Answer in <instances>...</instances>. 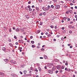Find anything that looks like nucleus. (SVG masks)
I'll list each match as a JSON object with an SVG mask.
<instances>
[{
    "mask_svg": "<svg viewBox=\"0 0 77 77\" xmlns=\"http://www.w3.org/2000/svg\"><path fill=\"white\" fill-rule=\"evenodd\" d=\"M39 15L40 16H42V13H40L39 14Z\"/></svg>",
    "mask_w": 77,
    "mask_h": 77,
    "instance_id": "obj_46",
    "label": "nucleus"
},
{
    "mask_svg": "<svg viewBox=\"0 0 77 77\" xmlns=\"http://www.w3.org/2000/svg\"><path fill=\"white\" fill-rule=\"evenodd\" d=\"M59 36H60L59 35H57V38H59Z\"/></svg>",
    "mask_w": 77,
    "mask_h": 77,
    "instance_id": "obj_49",
    "label": "nucleus"
},
{
    "mask_svg": "<svg viewBox=\"0 0 77 77\" xmlns=\"http://www.w3.org/2000/svg\"><path fill=\"white\" fill-rule=\"evenodd\" d=\"M43 23L42 22H40V23H39V24L40 25V26H42V24Z\"/></svg>",
    "mask_w": 77,
    "mask_h": 77,
    "instance_id": "obj_16",
    "label": "nucleus"
},
{
    "mask_svg": "<svg viewBox=\"0 0 77 77\" xmlns=\"http://www.w3.org/2000/svg\"><path fill=\"white\" fill-rule=\"evenodd\" d=\"M48 72L49 73V74H53V70H49L48 71Z\"/></svg>",
    "mask_w": 77,
    "mask_h": 77,
    "instance_id": "obj_3",
    "label": "nucleus"
},
{
    "mask_svg": "<svg viewBox=\"0 0 77 77\" xmlns=\"http://www.w3.org/2000/svg\"><path fill=\"white\" fill-rule=\"evenodd\" d=\"M30 3H31V2L29 1V2H28V4H30Z\"/></svg>",
    "mask_w": 77,
    "mask_h": 77,
    "instance_id": "obj_57",
    "label": "nucleus"
},
{
    "mask_svg": "<svg viewBox=\"0 0 77 77\" xmlns=\"http://www.w3.org/2000/svg\"><path fill=\"white\" fill-rule=\"evenodd\" d=\"M70 5L71 6H72V5H73V4H72V3H70Z\"/></svg>",
    "mask_w": 77,
    "mask_h": 77,
    "instance_id": "obj_60",
    "label": "nucleus"
},
{
    "mask_svg": "<svg viewBox=\"0 0 77 77\" xmlns=\"http://www.w3.org/2000/svg\"><path fill=\"white\" fill-rule=\"evenodd\" d=\"M13 63L14 64H16L17 63H16L15 61H14V62H13Z\"/></svg>",
    "mask_w": 77,
    "mask_h": 77,
    "instance_id": "obj_40",
    "label": "nucleus"
},
{
    "mask_svg": "<svg viewBox=\"0 0 77 77\" xmlns=\"http://www.w3.org/2000/svg\"><path fill=\"white\" fill-rule=\"evenodd\" d=\"M32 8H35V6H34V5L32 6Z\"/></svg>",
    "mask_w": 77,
    "mask_h": 77,
    "instance_id": "obj_61",
    "label": "nucleus"
},
{
    "mask_svg": "<svg viewBox=\"0 0 77 77\" xmlns=\"http://www.w3.org/2000/svg\"><path fill=\"white\" fill-rule=\"evenodd\" d=\"M38 1L40 3H41L42 2V0H38Z\"/></svg>",
    "mask_w": 77,
    "mask_h": 77,
    "instance_id": "obj_32",
    "label": "nucleus"
},
{
    "mask_svg": "<svg viewBox=\"0 0 77 77\" xmlns=\"http://www.w3.org/2000/svg\"><path fill=\"white\" fill-rule=\"evenodd\" d=\"M30 69L32 71H33V67H30Z\"/></svg>",
    "mask_w": 77,
    "mask_h": 77,
    "instance_id": "obj_23",
    "label": "nucleus"
},
{
    "mask_svg": "<svg viewBox=\"0 0 77 77\" xmlns=\"http://www.w3.org/2000/svg\"><path fill=\"white\" fill-rule=\"evenodd\" d=\"M47 57H47V56L46 55H45L44 56V59H47Z\"/></svg>",
    "mask_w": 77,
    "mask_h": 77,
    "instance_id": "obj_8",
    "label": "nucleus"
},
{
    "mask_svg": "<svg viewBox=\"0 0 77 77\" xmlns=\"http://www.w3.org/2000/svg\"><path fill=\"white\" fill-rule=\"evenodd\" d=\"M35 71H36V72H38V70L37 69V68H35L34 69Z\"/></svg>",
    "mask_w": 77,
    "mask_h": 77,
    "instance_id": "obj_13",
    "label": "nucleus"
},
{
    "mask_svg": "<svg viewBox=\"0 0 77 77\" xmlns=\"http://www.w3.org/2000/svg\"><path fill=\"white\" fill-rule=\"evenodd\" d=\"M24 74H26V73L27 72V71L26 70H25L24 71Z\"/></svg>",
    "mask_w": 77,
    "mask_h": 77,
    "instance_id": "obj_12",
    "label": "nucleus"
},
{
    "mask_svg": "<svg viewBox=\"0 0 77 77\" xmlns=\"http://www.w3.org/2000/svg\"><path fill=\"white\" fill-rule=\"evenodd\" d=\"M43 38H46V36H44L43 37Z\"/></svg>",
    "mask_w": 77,
    "mask_h": 77,
    "instance_id": "obj_47",
    "label": "nucleus"
},
{
    "mask_svg": "<svg viewBox=\"0 0 77 77\" xmlns=\"http://www.w3.org/2000/svg\"><path fill=\"white\" fill-rule=\"evenodd\" d=\"M51 36V34H49L48 35V37H50V36Z\"/></svg>",
    "mask_w": 77,
    "mask_h": 77,
    "instance_id": "obj_41",
    "label": "nucleus"
},
{
    "mask_svg": "<svg viewBox=\"0 0 77 77\" xmlns=\"http://www.w3.org/2000/svg\"><path fill=\"white\" fill-rule=\"evenodd\" d=\"M42 9L43 11H45V7H43Z\"/></svg>",
    "mask_w": 77,
    "mask_h": 77,
    "instance_id": "obj_34",
    "label": "nucleus"
},
{
    "mask_svg": "<svg viewBox=\"0 0 77 77\" xmlns=\"http://www.w3.org/2000/svg\"><path fill=\"white\" fill-rule=\"evenodd\" d=\"M65 60L63 61V63H65Z\"/></svg>",
    "mask_w": 77,
    "mask_h": 77,
    "instance_id": "obj_62",
    "label": "nucleus"
},
{
    "mask_svg": "<svg viewBox=\"0 0 77 77\" xmlns=\"http://www.w3.org/2000/svg\"><path fill=\"white\" fill-rule=\"evenodd\" d=\"M68 69H67V68L66 67L65 68V71H67V70Z\"/></svg>",
    "mask_w": 77,
    "mask_h": 77,
    "instance_id": "obj_58",
    "label": "nucleus"
},
{
    "mask_svg": "<svg viewBox=\"0 0 77 77\" xmlns=\"http://www.w3.org/2000/svg\"><path fill=\"white\" fill-rule=\"evenodd\" d=\"M55 8L56 9H59L60 8V5H55Z\"/></svg>",
    "mask_w": 77,
    "mask_h": 77,
    "instance_id": "obj_2",
    "label": "nucleus"
},
{
    "mask_svg": "<svg viewBox=\"0 0 77 77\" xmlns=\"http://www.w3.org/2000/svg\"><path fill=\"white\" fill-rule=\"evenodd\" d=\"M69 13L71 14V13H72V11L70 10L69 11Z\"/></svg>",
    "mask_w": 77,
    "mask_h": 77,
    "instance_id": "obj_18",
    "label": "nucleus"
},
{
    "mask_svg": "<svg viewBox=\"0 0 77 77\" xmlns=\"http://www.w3.org/2000/svg\"><path fill=\"white\" fill-rule=\"evenodd\" d=\"M19 73H20V74H21V75L23 74V72L21 71L19 72Z\"/></svg>",
    "mask_w": 77,
    "mask_h": 77,
    "instance_id": "obj_37",
    "label": "nucleus"
},
{
    "mask_svg": "<svg viewBox=\"0 0 77 77\" xmlns=\"http://www.w3.org/2000/svg\"><path fill=\"white\" fill-rule=\"evenodd\" d=\"M64 68H65V66H63L61 67V69H64Z\"/></svg>",
    "mask_w": 77,
    "mask_h": 77,
    "instance_id": "obj_38",
    "label": "nucleus"
},
{
    "mask_svg": "<svg viewBox=\"0 0 77 77\" xmlns=\"http://www.w3.org/2000/svg\"><path fill=\"white\" fill-rule=\"evenodd\" d=\"M45 9L46 11H48L49 10V9L47 7H46Z\"/></svg>",
    "mask_w": 77,
    "mask_h": 77,
    "instance_id": "obj_17",
    "label": "nucleus"
},
{
    "mask_svg": "<svg viewBox=\"0 0 77 77\" xmlns=\"http://www.w3.org/2000/svg\"><path fill=\"white\" fill-rule=\"evenodd\" d=\"M61 41H63V40H64V38H61Z\"/></svg>",
    "mask_w": 77,
    "mask_h": 77,
    "instance_id": "obj_36",
    "label": "nucleus"
},
{
    "mask_svg": "<svg viewBox=\"0 0 77 77\" xmlns=\"http://www.w3.org/2000/svg\"><path fill=\"white\" fill-rule=\"evenodd\" d=\"M30 39H32V38H33V36H31L30 37Z\"/></svg>",
    "mask_w": 77,
    "mask_h": 77,
    "instance_id": "obj_55",
    "label": "nucleus"
},
{
    "mask_svg": "<svg viewBox=\"0 0 77 77\" xmlns=\"http://www.w3.org/2000/svg\"><path fill=\"white\" fill-rule=\"evenodd\" d=\"M58 72H59V71H56V72H55V73L56 74H57V73Z\"/></svg>",
    "mask_w": 77,
    "mask_h": 77,
    "instance_id": "obj_52",
    "label": "nucleus"
},
{
    "mask_svg": "<svg viewBox=\"0 0 77 77\" xmlns=\"http://www.w3.org/2000/svg\"><path fill=\"white\" fill-rule=\"evenodd\" d=\"M18 42H19V43H22V44H23L24 42H23V41L19 40L18 41Z\"/></svg>",
    "mask_w": 77,
    "mask_h": 77,
    "instance_id": "obj_4",
    "label": "nucleus"
},
{
    "mask_svg": "<svg viewBox=\"0 0 77 77\" xmlns=\"http://www.w3.org/2000/svg\"><path fill=\"white\" fill-rule=\"evenodd\" d=\"M4 61L5 62H8V59H6L4 60Z\"/></svg>",
    "mask_w": 77,
    "mask_h": 77,
    "instance_id": "obj_7",
    "label": "nucleus"
},
{
    "mask_svg": "<svg viewBox=\"0 0 77 77\" xmlns=\"http://www.w3.org/2000/svg\"><path fill=\"white\" fill-rule=\"evenodd\" d=\"M14 38L15 39H17V36L15 35H14Z\"/></svg>",
    "mask_w": 77,
    "mask_h": 77,
    "instance_id": "obj_33",
    "label": "nucleus"
},
{
    "mask_svg": "<svg viewBox=\"0 0 77 77\" xmlns=\"http://www.w3.org/2000/svg\"><path fill=\"white\" fill-rule=\"evenodd\" d=\"M13 30H15V27H13Z\"/></svg>",
    "mask_w": 77,
    "mask_h": 77,
    "instance_id": "obj_50",
    "label": "nucleus"
},
{
    "mask_svg": "<svg viewBox=\"0 0 77 77\" xmlns=\"http://www.w3.org/2000/svg\"><path fill=\"white\" fill-rule=\"evenodd\" d=\"M11 31H12L11 30V29H9V32H11Z\"/></svg>",
    "mask_w": 77,
    "mask_h": 77,
    "instance_id": "obj_51",
    "label": "nucleus"
},
{
    "mask_svg": "<svg viewBox=\"0 0 77 77\" xmlns=\"http://www.w3.org/2000/svg\"><path fill=\"white\" fill-rule=\"evenodd\" d=\"M48 8L49 9H50L51 8V7H50V5H48Z\"/></svg>",
    "mask_w": 77,
    "mask_h": 77,
    "instance_id": "obj_22",
    "label": "nucleus"
},
{
    "mask_svg": "<svg viewBox=\"0 0 77 77\" xmlns=\"http://www.w3.org/2000/svg\"><path fill=\"white\" fill-rule=\"evenodd\" d=\"M41 51H44V50H45V49L43 48H42L41 49Z\"/></svg>",
    "mask_w": 77,
    "mask_h": 77,
    "instance_id": "obj_27",
    "label": "nucleus"
},
{
    "mask_svg": "<svg viewBox=\"0 0 77 77\" xmlns=\"http://www.w3.org/2000/svg\"><path fill=\"white\" fill-rule=\"evenodd\" d=\"M11 39H9V40H8V41H9V42H11Z\"/></svg>",
    "mask_w": 77,
    "mask_h": 77,
    "instance_id": "obj_54",
    "label": "nucleus"
},
{
    "mask_svg": "<svg viewBox=\"0 0 77 77\" xmlns=\"http://www.w3.org/2000/svg\"><path fill=\"white\" fill-rule=\"evenodd\" d=\"M29 11H32V9L30 8H29Z\"/></svg>",
    "mask_w": 77,
    "mask_h": 77,
    "instance_id": "obj_30",
    "label": "nucleus"
},
{
    "mask_svg": "<svg viewBox=\"0 0 77 77\" xmlns=\"http://www.w3.org/2000/svg\"><path fill=\"white\" fill-rule=\"evenodd\" d=\"M67 21H70V18H68L67 19Z\"/></svg>",
    "mask_w": 77,
    "mask_h": 77,
    "instance_id": "obj_63",
    "label": "nucleus"
},
{
    "mask_svg": "<svg viewBox=\"0 0 77 77\" xmlns=\"http://www.w3.org/2000/svg\"><path fill=\"white\" fill-rule=\"evenodd\" d=\"M52 66H53V63H48L47 65L48 66V67H49L50 68H51L52 67Z\"/></svg>",
    "mask_w": 77,
    "mask_h": 77,
    "instance_id": "obj_1",
    "label": "nucleus"
},
{
    "mask_svg": "<svg viewBox=\"0 0 77 77\" xmlns=\"http://www.w3.org/2000/svg\"><path fill=\"white\" fill-rule=\"evenodd\" d=\"M26 18H29V16H28V15H26Z\"/></svg>",
    "mask_w": 77,
    "mask_h": 77,
    "instance_id": "obj_25",
    "label": "nucleus"
},
{
    "mask_svg": "<svg viewBox=\"0 0 77 77\" xmlns=\"http://www.w3.org/2000/svg\"><path fill=\"white\" fill-rule=\"evenodd\" d=\"M2 50L4 51H6V48L5 47H3L2 48Z\"/></svg>",
    "mask_w": 77,
    "mask_h": 77,
    "instance_id": "obj_5",
    "label": "nucleus"
},
{
    "mask_svg": "<svg viewBox=\"0 0 77 77\" xmlns=\"http://www.w3.org/2000/svg\"><path fill=\"white\" fill-rule=\"evenodd\" d=\"M15 44H16V45H18V43L16 42L15 43Z\"/></svg>",
    "mask_w": 77,
    "mask_h": 77,
    "instance_id": "obj_59",
    "label": "nucleus"
},
{
    "mask_svg": "<svg viewBox=\"0 0 77 77\" xmlns=\"http://www.w3.org/2000/svg\"><path fill=\"white\" fill-rule=\"evenodd\" d=\"M10 62H11V63H13V62H14V61L13 60H11L10 61Z\"/></svg>",
    "mask_w": 77,
    "mask_h": 77,
    "instance_id": "obj_29",
    "label": "nucleus"
},
{
    "mask_svg": "<svg viewBox=\"0 0 77 77\" xmlns=\"http://www.w3.org/2000/svg\"><path fill=\"white\" fill-rule=\"evenodd\" d=\"M75 18H77V15H76L75 16Z\"/></svg>",
    "mask_w": 77,
    "mask_h": 77,
    "instance_id": "obj_64",
    "label": "nucleus"
},
{
    "mask_svg": "<svg viewBox=\"0 0 77 77\" xmlns=\"http://www.w3.org/2000/svg\"><path fill=\"white\" fill-rule=\"evenodd\" d=\"M28 8H29V9L30 8V5H28Z\"/></svg>",
    "mask_w": 77,
    "mask_h": 77,
    "instance_id": "obj_53",
    "label": "nucleus"
},
{
    "mask_svg": "<svg viewBox=\"0 0 77 77\" xmlns=\"http://www.w3.org/2000/svg\"><path fill=\"white\" fill-rule=\"evenodd\" d=\"M51 8H54V6H53V5H51Z\"/></svg>",
    "mask_w": 77,
    "mask_h": 77,
    "instance_id": "obj_35",
    "label": "nucleus"
},
{
    "mask_svg": "<svg viewBox=\"0 0 77 77\" xmlns=\"http://www.w3.org/2000/svg\"><path fill=\"white\" fill-rule=\"evenodd\" d=\"M43 15L44 16H45V15H46V12H43Z\"/></svg>",
    "mask_w": 77,
    "mask_h": 77,
    "instance_id": "obj_14",
    "label": "nucleus"
},
{
    "mask_svg": "<svg viewBox=\"0 0 77 77\" xmlns=\"http://www.w3.org/2000/svg\"><path fill=\"white\" fill-rule=\"evenodd\" d=\"M66 13L67 14H69V11H66Z\"/></svg>",
    "mask_w": 77,
    "mask_h": 77,
    "instance_id": "obj_45",
    "label": "nucleus"
},
{
    "mask_svg": "<svg viewBox=\"0 0 77 77\" xmlns=\"http://www.w3.org/2000/svg\"><path fill=\"white\" fill-rule=\"evenodd\" d=\"M53 1L55 2L56 3L57 2V0H53Z\"/></svg>",
    "mask_w": 77,
    "mask_h": 77,
    "instance_id": "obj_44",
    "label": "nucleus"
},
{
    "mask_svg": "<svg viewBox=\"0 0 77 77\" xmlns=\"http://www.w3.org/2000/svg\"><path fill=\"white\" fill-rule=\"evenodd\" d=\"M50 27H51V28H54V26H53L52 25H51V26Z\"/></svg>",
    "mask_w": 77,
    "mask_h": 77,
    "instance_id": "obj_39",
    "label": "nucleus"
},
{
    "mask_svg": "<svg viewBox=\"0 0 77 77\" xmlns=\"http://www.w3.org/2000/svg\"><path fill=\"white\" fill-rule=\"evenodd\" d=\"M73 3H75V0H73L72 1Z\"/></svg>",
    "mask_w": 77,
    "mask_h": 77,
    "instance_id": "obj_43",
    "label": "nucleus"
},
{
    "mask_svg": "<svg viewBox=\"0 0 77 77\" xmlns=\"http://www.w3.org/2000/svg\"><path fill=\"white\" fill-rule=\"evenodd\" d=\"M52 69L53 71H54V70H55V67H53V68H52Z\"/></svg>",
    "mask_w": 77,
    "mask_h": 77,
    "instance_id": "obj_24",
    "label": "nucleus"
},
{
    "mask_svg": "<svg viewBox=\"0 0 77 77\" xmlns=\"http://www.w3.org/2000/svg\"><path fill=\"white\" fill-rule=\"evenodd\" d=\"M73 23V22L72 21H71L70 22V24H72Z\"/></svg>",
    "mask_w": 77,
    "mask_h": 77,
    "instance_id": "obj_48",
    "label": "nucleus"
},
{
    "mask_svg": "<svg viewBox=\"0 0 77 77\" xmlns=\"http://www.w3.org/2000/svg\"><path fill=\"white\" fill-rule=\"evenodd\" d=\"M11 75L13 77H15V76L16 75L14 74V73H12V74H11Z\"/></svg>",
    "mask_w": 77,
    "mask_h": 77,
    "instance_id": "obj_6",
    "label": "nucleus"
},
{
    "mask_svg": "<svg viewBox=\"0 0 77 77\" xmlns=\"http://www.w3.org/2000/svg\"><path fill=\"white\" fill-rule=\"evenodd\" d=\"M31 42L32 44H33L35 43V42L34 41H31Z\"/></svg>",
    "mask_w": 77,
    "mask_h": 77,
    "instance_id": "obj_20",
    "label": "nucleus"
},
{
    "mask_svg": "<svg viewBox=\"0 0 77 77\" xmlns=\"http://www.w3.org/2000/svg\"><path fill=\"white\" fill-rule=\"evenodd\" d=\"M65 65H66V66L68 65V63H65Z\"/></svg>",
    "mask_w": 77,
    "mask_h": 77,
    "instance_id": "obj_56",
    "label": "nucleus"
},
{
    "mask_svg": "<svg viewBox=\"0 0 77 77\" xmlns=\"http://www.w3.org/2000/svg\"><path fill=\"white\" fill-rule=\"evenodd\" d=\"M40 32H41L40 30H38V31H37V32L38 33H40Z\"/></svg>",
    "mask_w": 77,
    "mask_h": 77,
    "instance_id": "obj_21",
    "label": "nucleus"
},
{
    "mask_svg": "<svg viewBox=\"0 0 77 77\" xmlns=\"http://www.w3.org/2000/svg\"><path fill=\"white\" fill-rule=\"evenodd\" d=\"M35 46L33 45H32V48H35Z\"/></svg>",
    "mask_w": 77,
    "mask_h": 77,
    "instance_id": "obj_15",
    "label": "nucleus"
},
{
    "mask_svg": "<svg viewBox=\"0 0 77 77\" xmlns=\"http://www.w3.org/2000/svg\"><path fill=\"white\" fill-rule=\"evenodd\" d=\"M36 10H37V11H39V8H38L36 7Z\"/></svg>",
    "mask_w": 77,
    "mask_h": 77,
    "instance_id": "obj_28",
    "label": "nucleus"
},
{
    "mask_svg": "<svg viewBox=\"0 0 77 77\" xmlns=\"http://www.w3.org/2000/svg\"><path fill=\"white\" fill-rule=\"evenodd\" d=\"M9 45L11 46V47H13V45L12 43H9Z\"/></svg>",
    "mask_w": 77,
    "mask_h": 77,
    "instance_id": "obj_11",
    "label": "nucleus"
},
{
    "mask_svg": "<svg viewBox=\"0 0 77 77\" xmlns=\"http://www.w3.org/2000/svg\"><path fill=\"white\" fill-rule=\"evenodd\" d=\"M16 31L17 32H19V29L18 28H17V29H16Z\"/></svg>",
    "mask_w": 77,
    "mask_h": 77,
    "instance_id": "obj_9",
    "label": "nucleus"
},
{
    "mask_svg": "<svg viewBox=\"0 0 77 77\" xmlns=\"http://www.w3.org/2000/svg\"><path fill=\"white\" fill-rule=\"evenodd\" d=\"M69 32L70 34H71V33H72V30H70L69 31Z\"/></svg>",
    "mask_w": 77,
    "mask_h": 77,
    "instance_id": "obj_19",
    "label": "nucleus"
},
{
    "mask_svg": "<svg viewBox=\"0 0 77 77\" xmlns=\"http://www.w3.org/2000/svg\"><path fill=\"white\" fill-rule=\"evenodd\" d=\"M73 21L74 22H75V19H73Z\"/></svg>",
    "mask_w": 77,
    "mask_h": 77,
    "instance_id": "obj_42",
    "label": "nucleus"
},
{
    "mask_svg": "<svg viewBox=\"0 0 77 77\" xmlns=\"http://www.w3.org/2000/svg\"><path fill=\"white\" fill-rule=\"evenodd\" d=\"M38 69L39 71H41V69L40 67H38Z\"/></svg>",
    "mask_w": 77,
    "mask_h": 77,
    "instance_id": "obj_10",
    "label": "nucleus"
},
{
    "mask_svg": "<svg viewBox=\"0 0 77 77\" xmlns=\"http://www.w3.org/2000/svg\"><path fill=\"white\" fill-rule=\"evenodd\" d=\"M63 72V70L61 69L60 70V72L61 73H62Z\"/></svg>",
    "mask_w": 77,
    "mask_h": 77,
    "instance_id": "obj_26",
    "label": "nucleus"
},
{
    "mask_svg": "<svg viewBox=\"0 0 77 77\" xmlns=\"http://www.w3.org/2000/svg\"><path fill=\"white\" fill-rule=\"evenodd\" d=\"M45 35H47L48 36V32H46Z\"/></svg>",
    "mask_w": 77,
    "mask_h": 77,
    "instance_id": "obj_31",
    "label": "nucleus"
}]
</instances>
